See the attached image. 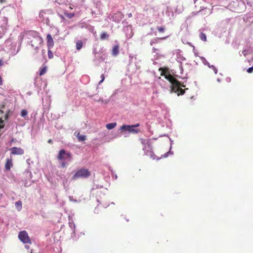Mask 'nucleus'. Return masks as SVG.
Returning <instances> with one entry per match:
<instances>
[{"mask_svg":"<svg viewBox=\"0 0 253 253\" xmlns=\"http://www.w3.org/2000/svg\"><path fill=\"white\" fill-rule=\"evenodd\" d=\"M165 78L171 83V91L176 93L178 96L184 94L185 90L188 89L187 88L183 89L182 87H185V85L179 82L170 73L166 75Z\"/></svg>","mask_w":253,"mask_h":253,"instance_id":"nucleus-1","label":"nucleus"},{"mask_svg":"<svg viewBox=\"0 0 253 253\" xmlns=\"http://www.w3.org/2000/svg\"><path fill=\"white\" fill-rule=\"evenodd\" d=\"M90 175V172L87 169H82L77 171L73 176L74 179L86 178Z\"/></svg>","mask_w":253,"mask_h":253,"instance_id":"nucleus-2","label":"nucleus"},{"mask_svg":"<svg viewBox=\"0 0 253 253\" xmlns=\"http://www.w3.org/2000/svg\"><path fill=\"white\" fill-rule=\"evenodd\" d=\"M18 237L20 240L24 244L30 243V240L26 231H21L18 235Z\"/></svg>","mask_w":253,"mask_h":253,"instance_id":"nucleus-3","label":"nucleus"},{"mask_svg":"<svg viewBox=\"0 0 253 253\" xmlns=\"http://www.w3.org/2000/svg\"><path fill=\"white\" fill-rule=\"evenodd\" d=\"M120 129L122 130L128 131L130 133L134 134L138 133L140 132V130L139 129L134 128L133 126H131V125H123L120 127Z\"/></svg>","mask_w":253,"mask_h":253,"instance_id":"nucleus-4","label":"nucleus"},{"mask_svg":"<svg viewBox=\"0 0 253 253\" xmlns=\"http://www.w3.org/2000/svg\"><path fill=\"white\" fill-rule=\"evenodd\" d=\"M11 154L14 155H22L24 154V150L20 148L16 147H13L11 149Z\"/></svg>","mask_w":253,"mask_h":253,"instance_id":"nucleus-5","label":"nucleus"},{"mask_svg":"<svg viewBox=\"0 0 253 253\" xmlns=\"http://www.w3.org/2000/svg\"><path fill=\"white\" fill-rule=\"evenodd\" d=\"M47 45L48 49L51 48L54 45L53 39L50 34L47 35Z\"/></svg>","mask_w":253,"mask_h":253,"instance_id":"nucleus-6","label":"nucleus"},{"mask_svg":"<svg viewBox=\"0 0 253 253\" xmlns=\"http://www.w3.org/2000/svg\"><path fill=\"white\" fill-rule=\"evenodd\" d=\"M159 71H161V76L165 77L166 75H168V73H169L168 68L167 67H161L159 69Z\"/></svg>","mask_w":253,"mask_h":253,"instance_id":"nucleus-7","label":"nucleus"},{"mask_svg":"<svg viewBox=\"0 0 253 253\" xmlns=\"http://www.w3.org/2000/svg\"><path fill=\"white\" fill-rule=\"evenodd\" d=\"M57 158L59 160H60V165L61 167H63V161L62 160L63 159V149H61L60 150L59 152V154L57 156Z\"/></svg>","mask_w":253,"mask_h":253,"instance_id":"nucleus-8","label":"nucleus"},{"mask_svg":"<svg viewBox=\"0 0 253 253\" xmlns=\"http://www.w3.org/2000/svg\"><path fill=\"white\" fill-rule=\"evenodd\" d=\"M119 53V45H115L112 50V54L114 56H116L118 55Z\"/></svg>","mask_w":253,"mask_h":253,"instance_id":"nucleus-9","label":"nucleus"},{"mask_svg":"<svg viewBox=\"0 0 253 253\" xmlns=\"http://www.w3.org/2000/svg\"><path fill=\"white\" fill-rule=\"evenodd\" d=\"M75 134H76L79 141H84L86 139V136L84 135L81 134L80 132H76Z\"/></svg>","mask_w":253,"mask_h":253,"instance_id":"nucleus-10","label":"nucleus"},{"mask_svg":"<svg viewBox=\"0 0 253 253\" xmlns=\"http://www.w3.org/2000/svg\"><path fill=\"white\" fill-rule=\"evenodd\" d=\"M12 166V160L11 159H7L5 165V169L6 170H8L10 169Z\"/></svg>","mask_w":253,"mask_h":253,"instance_id":"nucleus-11","label":"nucleus"},{"mask_svg":"<svg viewBox=\"0 0 253 253\" xmlns=\"http://www.w3.org/2000/svg\"><path fill=\"white\" fill-rule=\"evenodd\" d=\"M42 38L38 36L37 37H35L34 38V39L31 41V43H32L31 45L34 47V45L33 43H35L36 42H39V43L40 44V43H42Z\"/></svg>","mask_w":253,"mask_h":253,"instance_id":"nucleus-12","label":"nucleus"},{"mask_svg":"<svg viewBox=\"0 0 253 253\" xmlns=\"http://www.w3.org/2000/svg\"><path fill=\"white\" fill-rule=\"evenodd\" d=\"M140 141H141V143L143 145H144L145 148H146V146H147L148 147H150V140L141 138Z\"/></svg>","mask_w":253,"mask_h":253,"instance_id":"nucleus-13","label":"nucleus"},{"mask_svg":"<svg viewBox=\"0 0 253 253\" xmlns=\"http://www.w3.org/2000/svg\"><path fill=\"white\" fill-rule=\"evenodd\" d=\"M67 161V162H71L72 160V156L71 155V154L69 153H66L64 151V161Z\"/></svg>","mask_w":253,"mask_h":253,"instance_id":"nucleus-14","label":"nucleus"},{"mask_svg":"<svg viewBox=\"0 0 253 253\" xmlns=\"http://www.w3.org/2000/svg\"><path fill=\"white\" fill-rule=\"evenodd\" d=\"M16 208L18 211H20L22 208V203L21 201H18L15 204Z\"/></svg>","mask_w":253,"mask_h":253,"instance_id":"nucleus-15","label":"nucleus"},{"mask_svg":"<svg viewBox=\"0 0 253 253\" xmlns=\"http://www.w3.org/2000/svg\"><path fill=\"white\" fill-rule=\"evenodd\" d=\"M117 126V123H109V124H108L106 125V128L108 129H112L113 128H114V127H115Z\"/></svg>","mask_w":253,"mask_h":253,"instance_id":"nucleus-16","label":"nucleus"},{"mask_svg":"<svg viewBox=\"0 0 253 253\" xmlns=\"http://www.w3.org/2000/svg\"><path fill=\"white\" fill-rule=\"evenodd\" d=\"M69 225L73 231V232H75V225L73 221V220L69 218Z\"/></svg>","mask_w":253,"mask_h":253,"instance_id":"nucleus-17","label":"nucleus"},{"mask_svg":"<svg viewBox=\"0 0 253 253\" xmlns=\"http://www.w3.org/2000/svg\"><path fill=\"white\" fill-rule=\"evenodd\" d=\"M108 38L109 35L105 32H102L100 35V39L102 40L107 39Z\"/></svg>","mask_w":253,"mask_h":253,"instance_id":"nucleus-18","label":"nucleus"},{"mask_svg":"<svg viewBox=\"0 0 253 253\" xmlns=\"http://www.w3.org/2000/svg\"><path fill=\"white\" fill-rule=\"evenodd\" d=\"M83 43L82 41L79 40L76 43V48L78 50H80L83 47Z\"/></svg>","mask_w":253,"mask_h":253,"instance_id":"nucleus-19","label":"nucleus"},{"mask_svg":"<svg viewBox=\"0 0 253 253\" xmlns=\"http://www.w3.org/2000/svg\"><path fill=\"white\" fill-rule=\"evenodd\" d=\"M199 37L201 40H202L204 42L207 41V37L205 33L201 32L200 34Z\"/></svg>","mask_w":253,"mask_h":253,"instance_id":"nucleus-20","label":"nucleus"},{"mask_svg":"<svg viewBox=\"0 0 253 253\" xmlns=\"http://www.w3.org/2000/svg\"><path fill=\"white\" fill-rule=\"evenodd\" d=\"M27 115H28V112L26 110H25V109L22 110V111L21 112V116L22 117L26 118V117L27 116Z\"/></svg>","mask_w":253,"mask_h":253,"instance_id":"nucleus-21","label":"nucleus"},{"mask_svg":"<svg viewBox=\"0 0 253 253\" xmlns=\"http://www.w3.org/2000/svg\"><path fill=\"white\" fill-rule=\"evenodd\" d=\"M44 12L43 11H41L39 13V18L42 19L41 21L44 22Z\"/></svg>","mask_w":253,"mask_h":253,"instance_id":"nucleus-22","label":"nucleus"},{"mask_svg":"<svg viewBox=\"0 0 253 253\" xmlns=\"http://www.w3.org/2000/svg\"><path fill=\"white\" fill-rule=\"evenodd\" d=\"M46 71V67H44V68H42L40 71V73H39L40 75V76L43 75V74H44L45 73Z\"/></svg>","mask_w":253,"mask_h":253,"instance_id":"nucleus-23","label":"nucleus"},{"mask_svg":"<svg viewBox=\"0 0 253 253\" xmlns=\"http://www.w3.org/2000/svg\"><path fill=\"white\" fill-rule=\"evenodd\" d=\"M157 29L160 33H163L165 31V28L164 27H157Z\"/></svg>","mask_w":253,"mask_h":253,"instance_id":"nucleus-24","label":"nucleus"},{"mask_svg":"<svg viewBox=\"0 0 253 253\" xmlns=\"http://www.w3.org/2000/svg\"><path fill=\"white\" fill-rule=\"evenodd\" d=\"M101 80L99 82V84H100L104 81V80L105 79L104 75V74H102L101 75Z\"/></svg>","mask_w":253,"mask_h":253,"instance_id":"nucleus-25","label":"nucleus"},{"mask_svg":"<svg viewBox=\"0 0 253 253\" xmlns=\"http://www.w3.org/2000/svg\"><path fill=\"white\" fill-rule=\"evenodd\" d=\"M64 14L66 15V16L69 17V18H72L74 15V13H64Z\"/></svg>","mask_w":253,"mask_h":253,"instance_id":"nucleus-26","label":"nucleus"},{"mask_svg":"<svg viewBox=\"0 0 253 253\" xmlns=\"http://www.w3.org/2000/svg\"><path fill=\"white\" fill-rule=\"evenodd\" d=\"M242 53L243 54V55L245 56H246V55H247L249 54L248 50H247L246 49L243 50L242 51Z\"/></svg>","mask_w":253,"mask_h":253,"instance_id":"nucleus-27","label":"nucleus"},{"mask_svg":"<svg viewBox=\"0 0 253 253\" xmlns=\"http://www.w3.org/2000/svg\"><path fill=\"white\" fill-rule=\"evenodd\" d=\"M55 3H57L59 5L62 4V3H63L62 0H55Z\"/></svg>","mask_w":253,"mask_h":253,"instance_id":"nucleus-28","label":"nucleus"},{"mask_svg":"<svg viewBox=\"0 0 253 253\" xmlns=\"http://www.w3.org/2000/svg\"><path fill=\"white\" fill-rule=\"evenodd\" d=\"M247 72H248L249 73H252L253 72V66L252 67L249 68L247 70Z\"/></svg>","mask_w":253,"mask_h":253,"instance_id":"nucleus-29","label":"nucleus"},{"mask_svg":"<svg viewBox=\"0 0 253 253\" xmlns=\"http://www.w3.org/2000/svg\"><path fill=\"white\" fill-rule=\"evenodd\" d=\"M48 55L49 58H51L52 57V53L50 50L48 51Z\"/></svg>","mask_w":253,"mask_h":253,"instance_id":"nucleus-30","label":"nucleus"},{"mask_svg":"<svg viewBox=\"0 0 253 253\" xmlns=\"http://www.w3.org/2000/svg\"><path fill=\"white\" fill-rule=\"evenodd\" d=\"M140 125L139 123H137L135 125H131V126H133V127H138Z\"/></svg>","mask_w":253,"mask_h":253,"instance_id":"nucleus-31","label":"nucleus"},{"mask_svg":"<svg viewBox=\"0 0 253 253\" xmlns=\"http://www.w3.org/2000/svg\"><path fill=\"white\" fill-rule=\"evenodd\" d=\"M9 111L6 114L5 119L7 120L8 118Z\"/></svg>","mask_w":253,"mask_h":253,"instance_id":"nucleus-32","label":"nucleus"},{"mask_svg":"<svg viewBox=\"0 0 253 253\" xmlns=\"http://www.w3.org/2000/svg\"><path fill=\"white\" fill-rule=\"evenodd\" d=\"M211 67H212V69H214L215 73L216 74L217 73V70L216 69L215 67L213 66H211Z\"/></svg>","mask_w":253,"mask_h":253,"instance_id":"nucleus-33","label":"nucleus"},{"mask_svg":"<svg viewBox=\"0 0 253 253\" xmlns=\"http://www.w3.org/2000/svg\"><path fill=\"white\" fill-rule=\"evenodd\" d=\"M211 67H212V69H214L215 73L216 74L217 73V70L216 69L215 67L213 66H211Z\"/></svg>","mask_w":253,"mask_h":253,"instance_id":"nucleus-34","label":"nucleus"},{"mask_svg":"<svg viewBox=\"0 0 253 253\" xmlns=\"http://www.w3.org/2000/svg\"><path fill=\"white\" fill-rule=\"evenodd\" d=\"M3 65V62L2 60H0V67Z\"/></svg>","mask_w":253,"mask_h":253,"instance_id":"nucleus-35","label":"nucleus"},{"mask_svg":"<svg viewBox=\"0 0 253 253\" xmlns=\"http://www.w3.org/2000/svg\"><path fill=\"white\" fill-rule=\"evenodd\" d=\"M52 142H53V141H52V139H49V140H48V143L51 144V143H52Z\"/></svg>","mask_w":253,"mask_h":253,"instance_id":"nucleus-36","label":"nucleus"},{"mask_svg":"<svg viewBox=\"0 0 253 253\" xmlns=\"http://www.w3.org/2000/svg\"><path fill=\"white\" fill-rule=\"evenodd\" d=\"M4 104H2V105H0V108H4Z\"/></svg>","mask_w":253,"mask_h":253,"instance_id":"nucleus-37","label":"nucleus"},{"mask_svg":"<svg viewBox=\"0 0 253 253\" xmlns=\"http://www.w3.org/2000/svg\"><path fill=\"white\" fill-rule=\"evenodd\" d=\"M3 127H4V125L0 124V128H3Z\"/></svg>","mask_w":253,"mask_h":253,"instance_id":"nucleus-38","label":"nucleus"},{"mask_svg":"<svg viewBox=\"0 0 253 253\" xmlns=\"http://www.w3.org/2000/svg\"><path fill=\"white\" fill-rule=\"evenodd\" d=\"M128 15V17H132V14H131V13H130L128 14V15Z\"/></svg>","mask_w":253,"mask_h":253,"instance_id":"nucleus-39","label":"nucleus"},{"mask_svg":"<svg viewBox=\"0 0 253 253\" xmlns=\"http://www.w3.org/2000/svg\"><path fill=\"white\" fill-rule=\"evenodd\" d=\"M48 22H49V19L48 18H46V19H45V22L47 23Z\"/></svg>","mask_w":253,"mask_h":253,"instance_id":"nucleus-40","label":"nucleus"},{"mask_svg":"<svg viewBox=\"0 0 253 253\" xmlns=\"http://www.w3.org/2000/svg\"><path fill=\"white\" fill-rule=\"evenodd\" d=\"M3 121L2 120V119H1V118H0V123H3Z\"/></svg>","mask_w":253,"mask_h":253,"instance_id":"nucleus-41","label":"nucleus"},{"mask_svg":"<svg viewBox=\"0 0 253 253\" xmlns=\"http://www.w3.org/2000/svg\"><path fill=\"white\" fill-rule=\"evenodd\" d=\"M4 1H5L4 0H0V3H2V2H4Z\"/></svg>","mask_w":253,"mask_h":253,"instance_id":"nucleus-42","label":"nucleus"},{"mask_svg":"<svg viewBox=\"0 0 253 253\" xmlns=\"http://www.w3.org/2000/svg\"><path fill=\"white\" fill-rule=\"evenodd\" d=\"M4 10V7H3L0 11V13H1L2 11H3Z\"/></svg>","mask_w":253,"mask_h":253,"instance_id":"nucleus-43","label":"nucleus"},{"mask_svg":"<svg viewBox=\"0 0 253 253\" xmlns=\"http://www.w3.org/2000/svg\"><path fill=\"white\" fill-rule=\"evenodd\" d=\"M25 248H27V249H28V248H29V246H28V245H25Z\"/></svg>","mask_w":253,"mask_h":253,"instance_id":"nucleus-44","label":"nucleus"},{"mask_svg":"<svg viewBox=\"0 0 253 253\" xmlns=\"http://www.w3.org/2000/svg\"><path fill=\"white\" fill-rule=\"evenodd\" d=\"M60 16L62 19H63V16L62 15H60Z\"/></svg>","mask_w":253,"mask_h":253,"instance_id":"nucleus-45","label":"nucleus"},{"mask_svg":"<svg viewBox=\"0 0 253 253\" xmlns=\"http://www.w3.org/2000/svg\"><path fill=\"white\" fill-rule=\"evenodd\" d=\"M0 112L1 113H3V111L2 110H0Z\"/></svg>","mask_w":253,"mask_h":253,"instance_id":"nucleus-46","label":"nucleus"},{"mask_svg":"<svg viewBox=\"0 0 253 253\" xmlns=\"http://www.w3.org/2000/svg\"><path fill=\"white\" fill-rule=\"evenodd\" d=\"M38 49V46H36V47H35V49Z\"/></svg>","mask_w":253,"mask_h":253,"instance_id":"nucleus-47","label":"nucleus"}]
</instances>
